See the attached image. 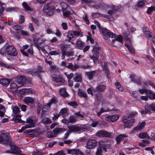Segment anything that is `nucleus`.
Segmentation results:
<instances>
[{"label":"nucleus","mask_w":155,"mask_h":155,"mask_svg":"<svg viewBox=\"0 0 155 155\" xmlns=\"http://www.w3.org/2000/svg\"><path fill=\"white\" fill-rule=\"evenodd\" d=\"M137 114V112H133L123 116V121L125 127L130 128L133 125L135 121L134 117Z\"/></svg>","instance_id":"nucleus-1"},{"label":"nucleus","mask_w":155,"mask_h":155,"mask_svg":"<svg viewBox=\"0 0 155 155\" xmlns=\"http://www.w3.org/2000/svg\"><path fill=\"white\" fill-rule=\"evenodd\" d=\"M17 78L18 80L11 83L10 85L11 89L14 91H17L18 88L24 85L26 82V79L25 76L21 75L18 76Z\"/></svg>","instance_id":"nucleus-2"},{"label":"nucleus","mask_w":155,"mask_h":155,"mask_svg":"<svg viewBox=\"0 0 155 155\" xmlns=\"http://www.w3.org/2000/svg\"><path fill=\"white\" fill-rule=\"evenodd\" d=\"M13 113L15 114L12 118V120L15 123L19 122L21 120V115L20 114L21 110L20 108L17 106H12V107Z\"/></svg>","instance_id":"nucleus-3"},{"label":"nucleus","mask_w":155,"mask_h":155,"mask_svg":"<svg viewBox=\"0 0 155 155\" xmlns=\"http://www.w3.org/2000/svg\"><path fill=\"white\" fill-rule=\"evenodd\" d=\"M11 137L10 134L8 132L2 134L0 135V143L5 145L9 144L11 141Z\"/></svg>","instance_id":"nucleus-4"},{"label":"nucleus","mask_w":155,"mask_h":155,"mask_svg":"<svg viewBox=\"0 0 155 155\" xmlns=\"http://www.w3.org/2000/svg\"><path fill=\"white\" fill-rule=\"evenodd\" d=\"M96 135L97 137H106L112 138L114 136V134L113 133L109 132L107 131L103 130L97 131L96 134Z\"/></svg>","instance_id":"nucleus-5"},{"label":"nucleus","mask_w":155,"mask_h":155,"mask_svg":"<svg viewBox=\"0 0 155 155\" xmlns=\"http://www.w3.org/2000/svg\"><path fill=\"white\" fill-rule=\"evenodd\" d=\"M155 111V103H153L150 105H146L145 106V110H141L140 112L142 115H145L151 111Z\"/></svg>","instance_id":"nucleus-6"},{"label":"nucleus","mask_w":155,"mask_h":155,"mask_svg":"<svg viewBox=\"0 0 155 155\" xmlns=\"http://www.w3.org/2000/svg\"><path fill=\"white\" fill-rule=\"evenodd\" d=\"M101 32L102 33L104 36V38L105 40H107L108 38L107 36L111 38L115 37V34L105 28L101 30Z\"/></svg>","instance_id":"nucleus-7"},{"label":"nucleus","mask_w":155,"mask_h":155,"mask_svg":"<svg viewBox=\"0 0 155 155\" xmlns=\"http://www.w3.org/2000/svg\"><path fill=\"white\" fill-rule=\"evenodd\" d=\"M43 12L48 16H51L54 14V9L50 6V4H47L43 8Z\"/></svg>","instance_id":"nucleus-8"},{"label":"nucleus","mask_w":155,"mask_h":155,"mask_svg":"<svg viewBox=\"0 0 155 155\" xmlns=\"http://www.w3.org/2000/svg\"><path fill=\"white\" fill-rule=\"evenodd\" d=\"M130 32L128 30L125 31L123 33L124 36L127 41L128 43V44H125L126 47L127 48H132L133 46L131 45V39L130 38L128 37V35L130 34Z\"/></svg>","instance_id":"nucleus-9"},{"label":"nucleus","mask_w":155,"mask_h":155,"mask_svg":"<svg viewBox=\"0 0 155 155\" xmlns=\"http://www.w3.org/2000/svg\"><path fill=\"white\" fill-rule=\"evenodd\" d=\"M145 34L148 37V39L151 41V45L152 48H154L155 47V37L152 35V33L149 31H146Z\"/></svg>","instance_id":"nucleus-10"},{"label":"nucleus","mask_w":155,"mask_h":155,"mask_svg":"<svg viewBox=\"0 0 155 155\" xmlns=\"http://www.w3.org/2000/svg\"><path fill=\"white\" fill-rule=\"evenodd\" d=\"M100 51V49H93L92 50L93 55L91 56L90 57L93 60L94 64L96 63L98 59Z\"/></svg>","instance_id":"nucleus-11"},{"label":"nucleus","mask_w":155,"mask_h":155,"mask_svg":"<svg viewBox=\"0 0 155 155\" xmlns=\"http://www.w3.org/2000/svg\"><path fill=\"white\" fill-rule=\"evenodd\" d=\"M9 144L11 147L12 153L16 154H20V149L15 144L14 142H10Z\"/></svg>","instance_id":"nucleus-12"},{"label":"nucleus","mask_w":155,"mask_h":155,"mask_svg":"<svg viewBox=\"0 0 155 155\" xmlns=\"http://www.w3.org/2000/svg\"><path fill=\"white\" fill-rule=\"evenodd\" d=\"M97 144V142L95 140L90 139L87 142L86 147L88 149H92L96 146Z\"/></svg>","instance_id":"nucleus-13"},{"label":"nucleus","mask_w":155,"mask_h":155,"mask_svg":"<svg viewBox=\"0 0 155 155\" xmlns=\"http://www.w3.org/2000/svg\"><path fill=\"white\" fill-rule=\"evenodd\" d=\"M119 117L118 114L109 116L105 118V120L108 122H113L117 120Z\"/></svg>","instance_id":"nucleus-14"},{"label":"nucleus","mask_w":155,"mask_h":155,"mask_svg":"<svg viewBox=\"0 0 155 155\" xmlns=\"http://www.w3.org/2000/svg\"><path fill=\"white\" fill-rule=\"evenodd\" d=\"M52 80L57 82H59L61 83H64L65 82V80L61 75H54L52 78Z\"/></svg>","instance_id":"nucleus-15"},{"label":"nucleus","mask_w":155,"mask_h":155,"mask_svg":"<svg viewBox=\"0 0 155 155\" xmlns=\"http://www.w3.org/2000/svg\"><path fill=\"white\" fill-rule=\"evenodd\" d=\"M33 49H20V50L23 55L26 57L28 56V54H33Z\"/></svg>","instance_id":"nucleus-16"},{"label":"nucleus","mask_w":155,"mask_h":155,"mask_svg":"<svg viewBox=\"0 0 155 155\" xmlns=\"http://www.w3.org/2000/svg\"><path fill=\"white\" fill-rule=\"evenodd\" d=\"M96 72L97 71L96 70L87 71L85 72V75L89 80H91L93 79L94 75Z\"/></svg>","instance_id":"nucleus-17"},{"label":"nucleus","mask_w":155,"mask_h":155,"mask_svg":"<svg viewBox=\"0 0 155 155\" xmlns=\"http://www.w3.org/2000/svg\"><path fill=\"white\" fill-rule=\"evenodd\" d=\"M44 72L43 68L41 66H38L37 68H34L32 70V72L36 74L39 75L40 74Z\"/></svg>","instance_id":"nucleus-18"},{"label":"nucleus","mask_w":155,"mask_h":155,"mask_svg":"<svg viewBox=\"0 0 155 155\" xmlns=\"http://www.w3.org/2000/svg\"><path fill=\"white\" fill-rule=\"evenodd\" d=\"M68 128L69 130V132H76L80 131L79 126H77L74 125H73L68 127Z\"/></svg>","instance_id":"nucleus-19"},{"label":"nucleus","mask_w":155,"mask_h":155,"mask_svg":"<svg viewBox=\"0 0 155 155\" xmlns=\"http://www.w3.org/2000/svg\"><path fill=\"white\" fill-rule=\"evenodd\" d=\"M128 136L126 134H120L116 138V140L117 143L119 144L122 140H124V138L128 137Z\"/></svg>","instance_id":"nucleus-20"},{"label":"nucleus","mask_w":155,"mask_h":155,"mask_svg":"<svg viewBox=\"0 0 155 155\" xmlns=\"http://www.w3.org/2000/svg\"><path fill=\"white\" fill-rule=\"evenodd\" d=\"M60 115H61L64 117L68 116L69 115L68 109L66 108H62L60 112Z\"/></svg>","instance_id":"nucleus-21"},{"label":"nucleus","mask_w":155,"mask_h":155,"mask_svg":"<svg viewBox=\"0 0 155 155\" xmlns=\"http://www.w3.org/2000/svg\"><path fill=\"white\" fill-rule=\"evenodd\" d=\"M145 123V121L140 122L137 126L136 127L134 128L135 131L140 130L144 128Z\"/></svg>","instance_id":"nucleus-22"},{"label":"nucleus","mask_w":155,"mask_h":155,"mask_svg":"<svg viewBox=\"0 0 155 155\" xmlns=\"http://www.w3.org/2000/svg\"><path fill=\"white\" fill-rule=\"evenodd\" d=\"M5 52L8 55L13 56H16L17 54L16 49H10L9 50H7V49H5Z\"/></svg>","instance_id":"nucleus-23"},{"label":"nucleus","mask_w":155,"mask_h":155,"mask_svg":"<svg viewBox=\"0 0 155 155\" xmlns=\"http://www.w3.org/2000/svg\"><path fill=\"white\" fill-rule=\"evenodd\" d=\"M60 5L61 7L63 12L66 11V10L71 9L70 7L66 2H62L60 4Z\"/></svg>","instance_id":"nucleus-24"},{"label":"nucleus","mask_w":155,"mask_h":155,"mask_svg":"<svg viewBox=\"0 0 155 155\" xmlns=\"http://www.w3.org/2000/svg\"><path fill=\"white\" fill-rule=\"evenodd\" d=\"M106 88V86L104 84L99 85L96 88V90L97 92H102Z\"/></svg>","instance_id":"nucleus-25"},{"label":"nucleus","mask_w":155,"mask_h":155,"mask_svg":"<svg viewBox=\"0 0 155 155\" xmlns=\"http://www.w3.org/2000/svg\"><path fill=\"white\" fill-rule=\"evenodd\" d=\"M59 92L60 95L64 97H68L69 94L67 92L65 88H63L60 89Z\"/></svg>","instance_id":"nucleus-26"},{"label":"nucleus","mask_w":155,"mask_h":155,"mask_svg":"<svg viewBox=\"0 0 155 155\" xmlns=\"http://www.w3.org/2000/svg\"><path fill=\"white\" fill-rule=\"evenodd\" d=\"M25 102L27 104H32L34 102V99L31 97H26L24 100Z\"/></svg>","instance_id":"nucleus-27"},{"label":"nucleus","mask_w":155,"mask_h":155,"mask_svg":"<svg viewBox=\"0 0 155 155\" xmlns=\"http://www.w3.org/2000/svg\"><path fill=\"white\" fill-rule=\"evenodd\" d=\"M75 75V76L74 78V81L76 82H81L82 80L81 74L79 73H77Z\"/></svg>","instance_id":"nucleus-28"},{"label":"nucleus","mask_w":155,"mask_h":155,"mask_svg":"<svg viewBox=\"0 0 155 155\" xmlns=\"http://www.w3.org/2000/svg\"><path fill=\"white\" fill-rule=\"evenodd\" d=\"M10 81L6 79H3L0 81V83L3 86L7 87L9 84Z\"/></svg>","instance_id":"nucleus-29"},{"label":"nucleus","mask_w":155,"mask_h":155,"mask_svg":"<svg viewBox=\"0 0 155 155\" xmlns=\"http://www.w3.org/2000/svg\"><path fill=\"white\" fill-rule=\"evenodd\" d=\"M65 130L63 128L58 127L54 129L53 131L55 135H57L60 132Z\"/></svg>","instance_id":"nucleus-30"},{"label":"nucleus","mask_w":155,"mask_h":155,"mask_svg":"<svg viewBox=\"0 0 155 155\" xmlns=\"http://www.w3.org/2000/svg\"><path fill=\"white\" fill-rule=\"evenodd\" d=\"M75 36L73 31H69L68 32L67 37L69 39V41L70 42L72 38H74Z\"/></svg>","instance_id":"nucleus-31"},{"label":"nucleus","mask_w":155,"mask_h":155,"mask_svg":"<svg viewBox=\"0 0 155 155\" xmlns=\"http://www.w3.org/2000/svg\"><path fill=\"white\" fill-rule=\"evenodd\" d=\"M75 36L82 37L83 35L82 32L80 29H78L76 30H73Z\"/></svg>","instance_id":"nucleus-32"},{"label":"nucleus","mask_w":155,"mask_h":155,"mask_svg":"<svg viewBox=\"0 0 155 155\" xmlns=\"http://www.w3.org/2000/svg\"><path fill=\"white\" fill-rule=\"evenodd\" d=\"M26 123L29 124V125H27L28 126H33L32 127H35V124L33 120L31 118H27L26 119Z\"/></svg>","instance_id":"nucleus-33"},{"label":"nucleus","mask_w":155,"mask_h":155,"mask_svg":"<svg viewBox=\"0 0 155 155\" xmlns=\"http://www.w3.org/2000/svg\"><path fill=\"white\" fill-rule=\"evenodd\" d=\"M57 103V100L55 98H52L49 101V102L47 104V106L50 107L51 104H55Z\"/></svg>","instance_id":"nucleus-34"},{"label":"nucleus","mask_w":155,"mask_h":155,"mask_svg":"<svg viewBox=\"0 0 155 155\" xmlns=\"http://www.w3.org/2000/svg\"><path fill=\"white\" fill-rule=\"evenodd\" d=\"M62 53L63 54H65L68 56H73L74 52L71 51H66L64 49H62Z\"/></svg>","instance_id":"nucleus-35"},{"label":"nucleus","mask_w":155,"mask_h":155,"mask_svg":"<svg viewBox=\"0 0 155 155\" xmlns=\"http://www.w3.org/2000/svg\"><path fill=\"white\" fill-rule=\"evenodd\" d=\"M78 95L81 97L86 98L87 97V94L86 92H84L81 90H79L78 93Z\"/></svg>","instance_id":"nucleus-36"},{"label":"nucleus","mask_w":155,"mask_h":155,"mask_svg":"<svg viewBox=\"0 0 155 155\" xmlns=\"http://www.w3.org/2000/svg\"><path fill=\"white\" fill-rule=\"evenodd\" d=\"M90 127V125L89 124L81 125L79 126L80 131L84 129L89 128Z\"/></svg>","instance_id":"nucleus-37"},{"label":"nucleus","mask_w":155,"mask_h":155,"mask_svg":"<svg viewBox=\"0 0 155 155\" xmlns=\"http://www.w3.org/2000/svg\"><path fill=\"white\" fill-rule=\"evenodd\" d=\"M78 117H75L74 116H71L69 118V122L73 123L77 121V119Z\"/></svg>","instance_id":"nucleus-38"},{"label":"nucleus","mask_w":155,"mask_h":155,"mask_svg":"<svg viewBox=\"0 0 155 155\" xmlns=\"http://www.w3.org/2000/svg\"><path fill=\"white\" fill-rule=\"evenodd\" d=\"M22 5L25 10L28 11H31V8L28 5L27 3L26 2H23Z\"/></svg>","instance_id":"nucleus-39"},{"label":"nucleus","mask_w":155,"mask_h":155,"mask_svg":"<svg viewBox=\"0 0 155 155\" xmlns=\"http://www.w3.org/2000/svg\"><path fill=\"white\" fill-rule=\"evenodd\" d=\"M115 39L113 40V42L116 41H118L119 42H121L123 39V37L122 35H119L117 37H116V35H115Z\"/></svg>","instance_id":"nucleus-40"},{"label":"nucleus","mask_w":155,"mask_h":155,"mask_svg":"<svg viewBox=\"0 0 155 155\" xmlns=\"http://www.w3.org/2000/svg\"><path fill=\"white\" fill-rule=\"evenodd\" d=\"M155 10V7L153 6L148 7L147 11V13L148 14H151Z\"/></svg>","instance_id":"nucleus-41"},{"label":"nucleus","mask_w":155,"mask_h":155,"mask_svg":"<svg viewBox=\"0 0 155 155\" xmlns=\"http://www.w3.org/2000/svg\"><path fill=\"white\" fill-rule=\"evenodd\" d=\"M116 86L117 88L120 91H122L124 90L123 87H121L120 83L118 82H117L114 84Z\"/></svg>","instance_id":"nucleus-42"},{"label":"nucleus","mask_w":155,"mask_h":155,"mask_svg":"<svg viewBox=\"0 0 155 155\" xmlns=\"http://www.w3.org/2000/svg\"><path fill=\"white\" fill-rule=\"evenodd\" d=\"M70 9L71 10V11L68 10L65 12H63V15L66 17H68L70 14H72L73 11L71 9Z\"/></svg>","instance_id":"nucleus-43"},{"label":"nucleus","mask_w":155,"mask_h":155,"mask_svg":"<svg viewBox=\"0 0 155 155\" xmlns=\"http://www.w3.org/2000/svg\"><path fill=\"white\" fill-rule=\"evenodd\" d=\"M42 123L45 124H48L51 123V120L48 117H46L42 120Z\"/></svg>","instance_id":"nucleus-44"},{"label":"nucleus","mask_w":155,"mask_h":155,"mask_svg":"<svg viewBox=\"0 0 155 155\" xmlns=\"http://www.w3.org/2000/svg\"><path fill=\"white\" fill-rule=\"evenodd\" d=\"M146 91V94L147 95V96L149 99H151L152 96L153 94V93L152 91L150 90H147V89Z\"/></svg>","instance_id":"nucleus-45"},{"label":"nucleus","mask_w":155,"mask_h":155,"mask_svg":"<svg viewBox=\"0 0 155 155\" xmlns=\"http://www.w3.org/2000/svg\"><path fill=\"white\" fill-rule=\"evenodd\" d=\"M83 18L87 24L88 25L89 24L90 21L88 18V17L87 14H84L83 16Z\"/></svg>","instance_id":"nucleus-46"},{"label":"nucleus","mask_w":155,"mask_h":155,"mask_svg":"<svg viewBox=\"0 0 155 155\" xmlns=\"http://www.w3.org/2000/svg\"><path fill=\"white\" fill-rule=\"evenodd\" d=\"M76 44L78 46L81 47H84L85 46V44L84 43L78 40H77Z\"/></svg>","instance_id":"nucleus-47"},{"label":"nucleus","mask_w":155,"mask_h":155,"mask_svg":"<svg viewBox=\"0 0 155 155\" xmlns=\"http://www.w3.org/2000/svg\"><path fill=\"white\" fill-rule=\"evenodd\" d=\"M18 106L20 107L22 111L25 112L26 111L27 107V106L26 105L23 104H18Z\"/></svg>","instance_id":"nucleus-48"},{"label":"nucleus","mask_w":155,"mask_h":155,"mask_svg":"<svg viewBox=\"0 0 155 155\" xmlns=\"http://www.w3.org/2000/svg\"><path fill=\"white\" fill-rule=\"evenodd\" d=\"M145 0H141L137 4V6L139 7H142L146 3Z\"/></svg>","instance_id":"nucleus-49"},{"label":"nucleus","mask_w":155,"mask_h":155,"mask_svg":"<svg viewBox=\"0 0 155 155\" xmlns=\"http://www.w3.org/2000/svg\"><path fill=\"white\" fill-rule=\"evenodd\" d=\"M102 149L101 147H98L96 153V155H103Z\"/></svg>","instance_id":"nucleus-50"},{"label":"nucleus","mask_w":155,"mask_h":155,"mask_svg":"<svg viewBox=\"0 0 155 155\" xmlns=\"http://www.w3.org/2000/svg\"><path fill=\"white\" fill-rule=\"evenodd\" d=\"M92 16L93 17L95 18H97L100 16L105 17V16L104 15L102 14L99 13H94L93 14Z\"/></svg>","instance_id":"nucleus-51"},{"label":"nucleus","mask_w":155,"mask_h":155,"mask_svg":"<svg viewBox=\"0 0 155 155\" xmlns=\"http://www.w3.org/2000/svg\"><path fill=\"white\" fill-rule=\"evenodd\" d=\"M103 69L105 72L107 71H109L108 66L105 62H104L103 65H102Z\"/></svg>","instance_id":"nucleus-52"},{"label":"nucleus","mask_w":155,"mask_h":155,"mask_svg":"<svg viewBox=\"0 0 155 155\" xmlns=\"http://www.w3.org/2000/svg\"><path fill=\"white\" fill-rule=\"evenodd\" d=\"M61 53V51L58 50L57 51H52L50 52V54L51 55H55L59 54Z\"/></svg>","instance_id":"nucleus-53"},{"label":"nucleus","mask_w":155,"mask_h":155,"mask_svg":"<svg viewBox=\"0 0 155 155\" xmlns=\"http://www.w3.org/2000/svg\"><path fill=\"white\" fill-rule=\"evenodd\" d=\"M82 4L89 5L92 2L91 0H81Z\"/></svg>","instance_id":"nucleus-54"},{"label":"nucleus","mask_w":155,"mask_h":155,"mask_svg":"<svg viewBox=\"0 0 155 155\" xmlns=\"http://www.w3.org/2000/svg\"><path fill=\"white\" fill-rule=\"evenodd\" d=\"M19 24H22V23L25 20V17H24L22 15H20L19 16Z\"/></svg>","instance_id":"nucleus-55"},{"label":"nucleus","mask_w":155,"mask_h":155,"mask_svg":"<svg viewBox=\"0 0 155 155\" xmlns=\"http://www.w3.org/2000/svg\"><path fill=\"white\" fill-rule=\"evenodd\" d=\"M64 74L69 80H70L74 76V74L73 73H71L69 74H67L66 72H65Z\"/></svg>","instance_id":"nucleus-56"},{"label":"nucleus","mask_w":155,"mask_h":155,"mask_svg":"<svg viewBox=\"0 0 155 155\" xmlns=\"http://www.w3.org/2000/svg\"><path fill=\"white\" fill-rule=\"evenodd\" d=\"M21 35L23 36H27L29 35V33L27 31H24L23 30L21 31Z\"/></svg>","instance_id":"nucleus-57"},{"label":"nucleus","mask_w":155,"mask_h":155,"mask_svg":"<svg viewBox=\"0 0 155 155\" xmlns=\"http://www.w3.org/2000/svg\"><path fill=\"white\" fill-rule=\"evenodd\" d=\"M76 150L77 149L68 150V153H69L71 154L72 155H75L76 153L77 152Z\"/></svg>","instance_id":"nucleus-58"},{"label":"nucleus","mask_w":155,"mask_h":155,"mask_svg":"<svg viewBox=\"0 0 155 155\" xmlns=\"http://www.w3.org/2000/svg\"><path fill=\"white\" fill-rule=\"evenodd\" d=\"M68 105L74 107L78 106V104L75 101L71 102L68 103Z\"/></svg>","instance_id":"nucleus-59"},{"label":"nucleus","mask_w":155,"mask_h":155,"mask_svg":"<svg viewBox=\"0 0 155 155\" xmlns=\"http://www.w3.org/2000/svg\"><path fill=\"white\" fill-rule=\"evenodd\" d=\"M32 21L34 22V23L37 26H38L39 24V21L37 18H35L33 17H32Z\"/></svg>","instance_id":"nucleus-60"},{"label":"nucleus","mask_w":155,"mask_h":155,"mask_svg":"<svg viewBox=\"0 0 155 155\" xmlns=\"http://www.w3.org/2000/svg\"><path fill=\"white\" fill-rule=\"evenodd\" d=\"M13 29L15 30H19L21 28V26L18 25H16L13 27Z\"/></svg>","instance_id":"nucleus-61"},{"label":"nucleus","mask_w":155,"mask_h":155,"mask_svg":"<svg viewBox=\"0 0 155 155\" xmlns=\"http://www.w3.org/2000/svg\"><path fill=\"white\" fill-rule=\"evenodd\" d=\"M5 48H15L12 45L6 43L4 46Z\"/></svg>","instance_id":"nucleus-62"},{"label":"nucleus","mask_w":155,"mask_h":155,"mask_svg":"<svg viewBox=\"0 0 155 155\" xmlns=\"http://www.w3.org/2000/svg\"><path fill=\"white\" fill-rule=\"evenodd\" d=\"M139 137L140 138H144L147 137V134L144 133H141L139 134Z\"/></svg>","instance_id":"nucleus-63"},{"label":"nucleus","mask_w":155,"mask_h":155,"mask_svg":"<svg viewBox=\"0 0 155 155\" xmlns=\"http://www.w3.org/2000/svg\"><path fill=\"white\" fill-rule=\"evenodd\" d=\"M32 155H44V153L43 152L40 151L34 152Z\"/></svg>","instance_id":"nucleus-64"}]
</instances>
